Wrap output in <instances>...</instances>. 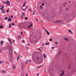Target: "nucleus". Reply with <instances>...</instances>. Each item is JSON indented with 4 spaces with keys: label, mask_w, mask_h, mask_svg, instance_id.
<instances>
[{
    "label": "nucleus",
    "mask_w": 76,
    "mask_h": 76,
    "mask_svg": "<svg viewBox=\"0 0 76 76\" xmlns=\"http://www.w3.org/2000/svg\"><path fill=\"white\" fill-rule=\"evenodd\" d=\"M69 3H70V1H69Z\"/></svg>",
    "instance_id": "57"
},
{
    "label": "nucleus",
    "mask_w": 76,
    "mask_h": 76,
    "mask_svg": "<svg viewBox=\"0 0 76 76\" xmlns=\"http://www.w3.org/2000/svg\"><path fill=\"white\" fill-rule=\"evenodd\" d=\"M31 61L30 60L29 61Z\"/></svg>",
    "instance_id": "59"
},
{
    "label": "nucleus",
    "mask_w": 76,
    "mask_h": 76,
    "mask_svg": "<svg viewBox=\"0 0 76 76\" xmlns=\"http://www.w3.org/2000/svg\"><path fill=\"white\" fill-rule=\"evenodd\" d=\"M11 18H13V15H11L10 16Z\"/></svg>",
    "instance_id": "28"
},
{
    "label": "nucleus",
    "mask_w": 76,
    "mask_h": 76,
    "mask_svg": "<svg viewBox=\"0 0 76 76\" xmlns=\"http://www.w3.org/2000/svg\"><path fill=\"white\" fill-rule=\"evenodd\" d=\"M64 39H65V40H66V41H67L69 40V39H68L67 38H65Z\"/></svg>",
    "instance_id": "14"
},
{
    "label": "nucleus",
    "mask_w": 76,
    "mask_h": 76,
    "mask_svg": "<svg viewBox=\"0 0 76 76\" xmlns=\"http://www.w3.org/2000/svg\"><path fill=\"white\" fill-rule=\"evenodd\" d=\"M38 68H40V67H37V69H38Z\"/></svg>",
    "instance_id": "38"
},
{
    "label": "nucleus",
    "mask_w": 76,
    "mask_h": 76,
    "mask_svg": "<svg viewBox=\"0 0 76 76\" xmlns=\"http://www.w3.org/2000/svg\"><path fill=\"white\" fill-rule=\"evenodd\" d=\"M33 14H34V15H35V13L34 12H33Z\"/></svg>",
    "instance_id": "52"
},
{
    "label": "nucleus",
    "mask_w": 76,
    "mask_h": 76,
    "mask_svg": "<svg viewBox=\"0 0 76 76\" xmlns=\"http://www.w3.org/2000/svg\"><path fill=\"white\" fill-rule=\"evenodd\" d=\"M55 44H56V45L57 44V42H55Z\"/></svg>",
    "instance_id": "27"
},
{
    "label": "nucleus",
    "mask_w": 76,
    "mask_h": 76,
    "mask_svg": "<svg viewBox=\"0 0 76 76\" xmlns=\"http://www.w3.org/2000/svg\"><path fill=\"white\" fill-rule=\"evenodd\" d=\"M30 44H28V45H30Z\"/></svg>",
    "instance_id": "55"
},
{
    "label": "nucleus",
    "mask_w": 76,
    "mask_h": 76,
    "mask_svg": "<svg viewBox=\"0 0 76 76\" xmlns=\"http://www.w3.org/2000/svg\"><path fill=\"white\" fill-rule=\"evenodd\" d=\"M3 63L2 61H0V64H1Z\"/></svg>",
    "instance_id": "22"
},
{
    "label": "nucleus",
    "mask_w": 76,
    "mask_h": 76,
    "mask_svg": "<svg viewBox=\"0 0 76 76\" xmlns=\"http://www.w3.org/2000/svg\"><path fill=\"white\" fill-rule=\"evenodd\" d=\"M26 2H25V3L23 5V7H25V4H26Z\"/></svg>",
    "instance_id": "17"
},
{
    "label": "nucleus",
    "mask_w": 76,
    "mask_h": 76,
    "mask_svg": "<svg viewBox=\"0 0 76 76\" xmlns=\"http://www.w3.org/2000/svg\"><path fill=\"white\" fill-rule=\"evenodd\" d=\"M13 42H15V40H13Z\"/></svg>",
    "instance_id": "56"
},
{
    "label": "nucleus",
    "mask_w": 76,
    "mask_h": 76,
    "mask_svg": "<svg viewBox=\"0 0 76 76\" xmlns=\"http://www.w3.org/2000/svg\"><path fill=\"white\" fill-rule=\"evenodd\" d=\"M28 6H26V7L25 9H23L22 8V10H23L24 11V10H26V9H27V8H28Z\"/></svg>",
    "instance_id": "7"
},
{
    "label": "nucleus",
    "mask_w": 76,
    "mask_h": 76,
    "mask_svg": "<svg viewBox=\"0 0 76 76\" xmlns=\"http://www.w3.org/2000/svg\"><path fill=\"white\" fill-rule=\"evenodd\" d=\"M8 22H11L12 21V19L9 18L8 20Z\"/></svg>",
    "instance_id": "5"
},
{
    "label": "nucleus",
    "mask_w": 76,
    "mask_h": 76,
    "mask_svg": "<svg viewBox=\"0 0 76 76\" xmlns=\"http://www.w3.org/2000/svg\"><path fill=\"white\" fill-rule=\"evenodd\" d=\"M61 51H59V54H61Z\"/></svg>",
    "instance_id": "33"
},
{
    "label": "nucleus",
    "mask_w": 76,
    "mask_h": 76,
    "mask_svg": "<svg viewBox=\"0 0 76 76\" xmlns=\"http://www.w3.org/2000/svg\"><path fill=\"white\" fill-rule=\"evenodd\" d=\"M61 72H62V73L59 76H62L63 75H64V71H63V70H61Z\"/></svg>",
    "instance_id": "3"
},
{
    "label": "nucleus",
    "mask_w": 76,
    "mask_h": 76,
    "mask_svg": "<svg viewBox=\"0 0 76 76\" xmlns=\"http://www.w3.org/2000/svg\"><path fill=\"white\" fill-rule=\"evenodd\" d=\"M44 4H42V6H44Z\"/></svg>",
    "instance_id": "39"
},
{
    "label": "nucleus",
    "mask_w": 76,
    "mask_h": 76,
    "mask_svg": "<svg viewBox=\"0 0 76 76\" xmlns=\"http://www.w3.org/2000/svg\"><path fill=\"white\" fill-rule=\"evenodd\" d=\"M26 76H28V74H26Z\"/></svg>",
    "instance_id": "50"
},
{
    "label": "nucleus",
    "mask_w": 76,
    "mask_h": 76,
    "mask_svg": "<svg viewBox=\"0 0 76 76\" xmlns=\"http://www.w3.org/2000/svg\"><path fill=\"white\" fill-rule=\"evenodd\" d=\"M65 4H67V3H66V2H64Z\"/></svg>",
    "instance_id": "53"
},
{
    "label": "nucleus",
    "mask_w": 76,
    "mask_h": 76,
    "mask_svg": "<svg viewBox=\"0 0 76 76\" xmlns=\"http://www.w3.org/2000/svg\"><path fill=\"white\" fill-rule=\"evenodd\" d=\"M15 53L16 54H17L16 52H15Z\"/></svg>",
    "instance_id": "51"
},
{
    "label": "nucleus",
    "mask_w": 76,
    "mask_h": 76,
    "mask_svg": "<svg viewBox=\"0 0 76 76\" xmlns=\"http://www.w3.org/2000/svg\"><path fill=\"white\" fill-rule=\"evenodd\" d=\"M8 40L9 41L10 43H11V44H12V42H11V39H10V38H8Z\"/></svg>",
    "instance_id": "6"
},
{
    "label": "nucleus",
    "mask_w": 76,
    "mask_h": 76,
    "mask_svg": "<svg viewBox=\"0 0 76 76\" xmlns=\"http://www.w3.org/2000/svg\"><path fill=\"white\" fill-rule=\"evenodd\" d=\"M12 50H10L9 52V55L10 57H12L13 56V55H12Z\"/></svg>",
    "instance_id": "1"
},
{
    "label": "nucleus",
    "mask_w": 76,
    "mask_h": 76,
    "mask_svg": "<svg viewBox=\"0 0 76 76\" xmlns=\"http://www.w3.org/2000/svg\"><path fill=\"white\" fill-rule=\"evenodd\" d=\"M45 31H46V32H47V31H47V30H46V29H45Z\"/></svg>",
    "instance_id": "34"
},
{
    "label": "nucleus",
    "mask_w": 76,
    "mask_h": 76,
    "mask_svg": "<svg viewBox=\"0 0 76 76\" xmlns=\"http://www.w3.org/2000/svg\"><path fill=\"white\" fill-rule=\"evenodd\" d=\"M12 25H13V26H14V25H15V24H14V23H12Z\"/></svg>",
    "instance_id": "30"
},
{
    "label": "nucleus",
    "mask_w": 76,
    "mask_h": 76,
    "mask_svg": "<svg viewBox=\"0 0 76 76\" xmlns=\"http://www.w3.org/2000/svg\"><path fill=\"white\" fill-rule=\"evenodd\" d=\"M68 32H70L71 33V34H73V33L72 32V31L71 30H70V29L69 30Z\"/></svg>",
    "instance_id": "9"
},
{
    "label": "nucleus",
    "mask_w": 76,
    "mask_h": 76,
    "mask_svg": "<svg viewBox=\"0 0 76 76\" xmlns=\"http://www.w3.org/2000/svg\"><path fill=\"white\" fill-rule=\"evenodd\" d=\"M1 6V4H0V7Z\"/></svg>",
    "instance_id": "60"
},
{
    "label": "nucleus",
    "mask_w": 76,
    "mask_h": 76,
    "mask_svg": "<svg viewBox=\"0 0 76 76\" xmlns=\"http://www.w3.org/2000/svg\"><path fill=\"white\" fill-rule=\"evenodd\" d=\"M33 12H34V13H35V11H34Z\"/></svg>",
    "instance_id": "47"
},
{
    "label": "nucleus",
    "mask_w": 76,
    "mask_h": 76,
    "mask_svg": "<svg viewBox=\"0 0 76 76\" xmlns=\"http://www.w3.org/2000/svg\"><path fill=\"white\" fill-rule=\"evenodd\" d=\"M0 28H3V26L2 25L0 26Z\"/></svg>",
    "instance_id": "23"
},
{
    "label": "nucleus",
    "mask_w": 76,
    "mask_h": 76,
    "mask_svg": "<svg viewBox=\"0 0 76 76\" xmlns=\"http://www.w3.org/2000/svg\"><path fill=\"white\" fill-rule=\"evenodd\" d=\"M3 3H4V4H6V2H5V1H3Z\"/></svg>",
    "instance_id": "24"
},
{
    "label": "nucleus",
    "mask_w": 76,
    "mask_h": 76,
    "mask_svg": "<svg viewBox=\"0 0 76 76\" xmlns=\"http://www.w3.org/2000/svg\"><path fill=\"white\" fill-rule=\"evenodd\" d=\"M5 20H7V17H5Z\"/></svg>",
    "instance_id": "29"
},
{
    "label": "nucleus",
    "mask_w": 76,
    "mask_h": 76,
    "mask_svg": "<svg viewBox=\"0 0 76 76\" xmlns=\"http://www.w3.org/2000/svg\"><path fill=\"white\" fill-rule=\"evenodd\" d=\"M29 10L30 12H31L30 9H29Z\"/></svg>",
    "instance_id": "44"
},
{
    "label": "nucleus",
    "mask_w": 76,
    "mask_h": 76,
    "mask_svg": "<svg viewBox=\"0 0 76 76\" xmlns=\"http://www.w3.org/2000/svg\"><path fill=\"white\" fill-rule=\"evenodd\" d=\"M38 49L39 50H41L39 48H38Z\"/></svg>",
    "instance_id": "48"
},
{
    "label": "nucleus",
    "mask_w": 76,
    "mask_h": 76,
    "mask_svg": "<svg viewBox=\"0 0 76 76\" xmlns=\"http://www.w3.org/2000/svg\"><path fill=\"white\" fill-rule=\"evenodd\" d=\"M9 12V9H8L7 11V12L8 13Z\"/></svg>",
    "instance_id": "26"
},
{
    "label": "nucleus",
    "mask_w": 76,
    "mask_h": 76,
    "mask_svg": "<svg viewBox=\"0 0 76 76\" xmlns=\"http://www.w3.org/2000/svg\"><path fill=\"white\" fill-rule=\"evenodd\" d=\"M23 42H25V41H24V40H22Z\"/></svg>",
    "instance_id": "37"
},
{
    "label": "nucleus",
    "mask_w": 76,
    "mask_h": 76,
    "mask_svg": "<svg viewBox=\"0 0 76 76\" xmlns=\"http://www.w3.org/2000/svg\"><path fill=\"white\" fill-rule=\"evenodd\" d=\"M32 26V24H31L28 27V28H30V27H31V26Z\"/></svg>",
    "instance_id": "10"
},
{
    "label": "nucleus",
    "mask_w": 76,
    "mask_h": 76,
    "mask_svg": "<svg viewBox=\"0 0 76 76\" xmlns=\"http://www.w3.org/2000/svg\"><path fill=\"white\" fill-rule=\"evenodd\" d=\"M2 72L3 73H5V72H6V71L4 70H3V71H2Z\"/></svg>",
    "instance_id": "18"
},
{
    "label": "nucleus",
    "mask_w": 76,
    "mask_h": 76,
    "mask_svg": "<svg viewBox=\"0 0 76 76\" xmlns=\"http://www.w3.org/2000/svg\"><path fill=\"white\" fill-rule=\"evenodd\" d=\"M24 17V16H23V15H21V18H23Z\"/></svg>",
    "instance_id": "20"
},
{
    "label": "nucleus",
    "mask_w": 76,
    "mask_h": 76,
    "mask_svg": "<svg viewBox=\"0 0 76 76\" xmlns=\"http://www.w3.org/2000/svg\"><path fill=\"white\" fill-rule=\"evenodd\" d=\"M50 41H52V39H50Z\"/></svg>",
    "instance_id": "32"
},
{
    "label": "nucleus",
    "mask_w": 76,
    "mask_h": 76,
    "mask_svg": "<svg viewBox=\"0 0 76 76\" xmlns=\"http://www.w3.org/2000/svg\"><path fill=\"white\" fill-rule=\"evenodd\" d=\"M40 8L41 9H42V6H40Z\"/></svg>",
    "instance_id": "19"
},
{
    "label": "nucleus",
    "mask_w": 76,
    "mask_h": 76,
    "mask_svg": "<svg viewBox=\"0 0 76 76\" xmlns=\"http://www.w3.org/2000/svg\"><path fill=\"white\" fill-rule=\"evenodd\" d=\"M7 63H8V64H9V62H6V64H7Z\"/></svg>",
    "instance_id": "36"
},
{
    "label": "nucleus",
    "mask_w": 76,
    "mask_h": 76,
    "mask_svg": "<svg viewBox=\"0 0 76 76\" xmlns=\"http://www.w3.org/2000/svg\"><path fill=\"white\" fill-rule=\"evenodd\" d=\"M44 65H42L41 66V67H42V66H43Z\"/></svg>",
    "instance_id": "43"
},
{
    "label": "nucleus",
    "mask_w": 76,
    "mask_h": 76,
    "mask_svg": "<svg viewBox=\"0 0 76 76\" xmlns=\"http://www.w3.org/2000/svg\"><path fill=\"white\" fill-rule=\"evenodd\" d=\"M22 33H23V32H21V34H22Z\"/></svg>",
    "instance_id": "41"
},
{
    "label": "nucleus",
    "mask_w": 76,
    "mask_h": 76,
    "mask_svg": "<svg viewBox=\"0 0 76 76\" xmlns=\"http://www.w3.org/2000/svg\"><path fill=\"white\" fill-rule=\"evenodd\" d=\"M19 58V57L18 56L17 57V60H18Z\"/></svg>",
    "instance_id": "25"
},
{
    "label": "nucleus",
    "mask_w": 76,
    "mask_h": 76,
    "mask_svg": "<svg viewBox=\"0 0 76 76\" xmlns=\"http://www.w3.org/2000/svg\"><path fill=\"white\" fill-rule=\"evenodd\" d=\"M23 15H25V14H24V13H23Z\"/></svg>",
    "instance_id": "58"
},
{
    "label": "nucleus",
    "mask_w": 76,
    "mask_h": 76,
    "mask_svg": "<svg viewBox=\"0 0 76 76\" xmlns=\"http://www.w3.org/2000/svg\"><path fill=\"white\" fill-rule=\"evenodd\" d=\"M25 19L26 20H27V19H28V18H27L26 17H25Z\"/></svg>",
    "instance_id": "31"
},
{
    "label": "nucleus",
    "mask_w": 76,
    "mask_h": 76,
    "mask_svg": "<svg viewBox=\"0 0 76 76\" xmlns=\"http://www.w3.org/2000/svg\"><path fill=\"white\" fill-rule=\"evenodd\" d=\"M20 38H21L22 36H20Z\"/></svg>",
    "instance_id": "49"
},
{
    "label": "nucleus",
    "mask_w": 76,
    "mask_h": 76,
    "mask_svg": "<svg viewBox=\"0 0 76 76\" xmlns=\"http://www.w3.org/2000/svg\"><path fill=\"white\" fill-rule=\"evenodd\" d=\"M60 22V21H55V22L56 23H59Z\"/></svg>",
    "instance_id": "16"
},
{
    "label": "nucleus",
    "mask_w": 76,
    "mask_h": 76,
    "mask_svg": "<svg viewBox=\"0 0 76 76\" xmlns=\"http://www.w3.org/2000/svg\"><path fill=\"white\" fill-rule=\"evenodd\" d=\"M45 45V44H43V45Z\"/></svg>",
    "instance_id": "61"
},
{
    "label": "nucleus",
    "mask_w": 76,
    "mask_h": 76,
    "mask_svg": "<svg viewBox=\"0 0 76 76\" xmlns=\"http://www.w3.org/2000/svg\"><path fill=\"white\" fill-rule=\"evenodd\" d=\"M26 64H27V63H28V61H27L26 62Z\"/></svg>",
    "instance_id": "45"
},
{
    "label": "nucleus",
    "mask_w": 76,
    "mask_h": 76,
    "mask_svg": "<svg viewBox=\"0 0 76 76\" xmlns=\"http://www.w3.org/2000/svg\"><path fill=\"white\" fill-rule=\"evenodd\" d=\"M43 57L45 58H46V56H45V54H43Z\"/></svg>",
    "instance_id": "13"
},
{
    "label": "nucleus",
    "mask_w": 76,
    "mask_h": 76,
    "mask_svg": "<svg viewBox=\"0 0 76 76\" xmlns=\"http://www.w3.org/2000/svg\"><path fill=\"white\" fill-rule=\"evenodd\" d=\"M37 76H38V75H39V74H37Z\"/></svg>",
    "instance_id": "46"
},
{
    "label": "nucleus",
    "mask_w": 76,
    "mask_h": 76,
    "mask_svg": "<svg viewBox=\"0 0 76 76\" xmlns=\"http://www.w3.org/2000/svg\"><path fill=\"white\" fill-rule=\"evenodd\" d=\"M12 67H15V65L14 64H12Z\"/></svg>",
    "instance_id": "21"
},
{
    "label": "nucleus",
    "mask_w": 76,
    "mask_h": 76,
    "mask_svg": "<svg viewBox=\"0 0 76 76\" xmlns=\"http://www.w3.org/2000/svg\"><path fill=\"white\" fill-rule=\"evenodd\" d=\"M14 67H13V68H14Z\"/></svg>",
    "instance_id": "63"
},
{
    "label": "nucleus",
    "mask_w": 76,
    "mask_h": 76,
    "mask_svg": "<svg viewBox=\"0 0 76 76\" xmlns=\"http://www.w3.org/2000/svg\"><path fill=\"white\" fill-rule=\"evenodd\" d=\"M47 33L48 35H50V33H49V32H48V31L47 32Z\"/></svg>",
    "instance_id": "15"
},
{
    "label": "nucleus",
    "mask_w": 76,
    "mask_h": 76,
    "mask_svg": "<svg viewBox=\"0 0 76 76\" xmlns=\"http://www.w3.org/2000/svg\"><path fill=\"white\" fill-rule=\"evenodd\" d=\"M36 20L38 21V19H37V18L36 19Z\"/></svg>",
    "instance_id": "40"
},
{
    "label": "nucleus",
    "mask_w": 76,
    "mask_h": 76,
    "mask_svg": "<svg viewBox=\"0 0 76 76\" xmlns=\"http://www.w3.org/2000/svg\"><path fill=\"white\" fill-rule=\"evenodd\" d=\"M54 47H52V49H54Z\"/></svg>",
    "instance_id": "35"
},
{
    "label": "nucleus",
    "mask_w": 76,
    "mask_h": 76,
    "mask_svg": "<svg viewBox=\"0 0 76 76\" xmlns=\"http://www.w3.org/2000/svg\"><path fill=\"white\" fill-rule=\"evenodd\" d=\"M1 45H3V41H1Z\"/></svg>",
    "instance_id": "8"
},
{
    "label": "nucleus",
    "mask_w": 76,
    "mask_h": 76,
    "mask_svg": "<svg viewBox=\"0 0 76 76\" xmlns=\"http://www.w3.org/2000/svg\"><path fill=\"white\" fill-rule=\"evenodd\" d=\"M41 22H43V21H41Z\"/></svg>",
    "instance_id": "62"
},
{
    "label": "nucleus",
    "mask_w": 76,
    "mask_h": 76,
    "mask_svg": "<svg viewBox=\"0 0 76 76\" xmlns=\"http://www.w3.org/2000/svg\"><path fill=\"white\" fill-rule=\"evenodd\" d=\"M12 27V25L10 24L9 25V28H11Z\"/></svg>",
    "instance_id": "12"
},
{
    "label": "nucleus",
    "mask_w": 76,
    "mask_h": 76,
    "mask_svg": "<svg viewBox=\"0 0 76 76\" xmlns=\"http://www.w3.org/2000/svg\"><path fill=\"white\" fill-rule=\"evenodd\" d=\"M65 45H66V44H65Z\"/></svg>",
    "instance_id": "64"
},
{
    "label": "nucleus",
    "mask_w": 76,
    "mask_h": 76,
    "mask_svg": "<svg viewBox=\"0 0 76 76\" xmlns=\"http://www.w3.org/2000/svg\"><path fill=\"white\" fill-rule=\"evenodd\" d=\"M1 10L2 11V13H4V6H2L1 8H0Z\"/></svg>",
    "instance_id": "2"
},
{
    "label": "nucleus",
    "mask_w": 76,
    "mask_h": 76,
    "mask_svg": "<svg viewBox=\"0 0 76 76\" xmlns=\"http://www.w3.org/2000/svg\"><path fill=\"white\" fill-rule=\"evenodd\" d=\"M6 3V4H7L8 6H9V5H10V2H9V1H7Z\"/></svg>",
    "instance_id": "4"
},
{
    "label": "nucleus",
    "mask_w": 76,
    "mask_h": 76,
    "mask_svg": "<svg viewBox=\"0 0 76 76\" xmlns=\"http://www.w3.org/2000/svg\"><path fill=\"white\" fill-rule=\"evenodd\" d=\"M37 60H39V58L38 57H37Z\"/></svg>",
    "instance_id": "42"
},
{
    "label": "nucleus",
    "mask_w": 76,
    "mask_h": 76,
    "mask_svg": "<svg viewBox=\"0 0 76 76\" xmlns=\"http://www.w3.org/2000/svg\"><path fill=\"white\" fill-rule=\"evenodd\" d=\"M66 10H68V8H66Z\"/></svg>",
    "instance_id": "54"
},
{
    "label": "nucleus",
    "mask_w": 76,
    "mask_h": 76,
    "mask_svg": "<svg viewBox=\"0 0 76 76\" xmlns=\"http://www.w3.org/2000/svg\"><path fill=\"white\" fill-rule=\"evenodd\" d=\"M45 44L46 45H48L50 44V43H46Z\"/></svg>",
    "instance_id": "11"
}]
</instances>
